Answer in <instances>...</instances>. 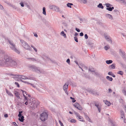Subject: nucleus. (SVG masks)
Segmentation results:
<instances>
[{"instance_id":"bf43d9fd","label":"nucleus","mask_w":126,"mask_h":126,"mask_svg":"<svg viewBox=\"0 0 126 126\" xmlns=\"http://www.w3.org/2000/svg\"><path fill=\"white\" fill-rule=\"evenodd\" d=\"M32 103H35V101L34 99V98H32Z\"/></svg>"},{"instance_id":"0eeeda50","label":"nucleus","mask_w":126,"mask_h":126,"mask_svg":"<svg viewBox=\"0 0 126 126\" xmlns=\"http://www.w3.org/2000/svg\"><path fill=\"white\" fill-rule=\"evenodd\" d=\"M119 53L120 56L124 60L126 59V56L125 52L123 50L120 49L119 51Z\"/></svg>"},{"instance_id":"f704fd0d","label":"nucleus","mask_w":126,"mask_h":126,"mask_svg":"<svg viewBox=\"0 0 126 126\" xmlns=\"http://www.w3.org/2000/svg\"><path fill=\"white\" fill-rule=\"evenodd\" d=\"M105 5H106V6L107 8L109 7L110 6H111V4L109 3H106Z\"/></svg>"},{"instance_id":"49530a36","label":"nucleus","mask_w":126,"mask_h":126,"mask_svg":"<svg viewBox=\"0 0 126 126\" xmlns=\"http://www.w3.org/2000/svg\"><path fill=\"white\" fill-rule=\"evenodd\" d=\"M27 84H30L33 87L35 88L36 86L35 85H34L33 84H32L31 83H29V82H27Z\"/></svg>"},{"instance_id":"2f4dec72","label":"nucleus","mask_w":126,"mask_h":126,"mask_svg":"<svg viewBox=\"0 0 126 126\" xmlns=\"http://www.w3.org/2000/svg\"><path fill=\"white\" fill-rule=\"evenodd\" d=\"M20 91H21L22 92L23 96H24V95H25V94H26V95H28L27 94V92L26 91H24L22 90H21Z\"/></svg>"},{"instance_id":"393cba45","label":"nucleus","mask_w":126,"mask_h":126,"mask_svg":"<svg viewBox=\"0 0 126 126\" xmlns=\"http://www.w3.org/2000/svg\"><path fill=\"white\" fill-rule=\"evenodd\" d=\"M112 60H107L106 61V63L108 64H109L111 63H112Z\"/></svg>"},{"instance_id":"f3484780","label":"nucleus","mask_w":126,"mask_h":126,"mask_svg":"<svg viewBox=\"0 0 126 126\" xmlns=\"http://www.w3.org/2000/svg\"><path fill=\"white\" fill-rule=\"evenodd\" d=\"M80 3L86 4L87 2V0H78Z\"/></svg>"},{"instance_id":"680f3d73","label":"nucleus","mask_w":126,"mask_h":126,"mask_svg":"<svg viewBox=\"0 0 126 126\" xmlns=\"http://www.w3.org/2000/svg\"><path fill=\"white\" fill-rule=\"evenodd\" d=\"M112 73L111 72H109L108 73V74L109 75H111L112 74Z\"/></svg>"},{"instance_id":"dca6fc26","label":"nucleus","mask_w":126,"mask_h":126,"mask_svg":"<svg viewBox=\"0 0 126 126\" xmlns=\"http://www.w3.org/2000/svg\"><path fill=\"white\" fill-rule=\"evenodd\" d=\"M5 90L7 94L10 96H13V95L10 92H9L7 89H5Z\"/></svg>"},{"instance_id":"a18cd8bd","label":"nucleus","mask_w":126,"mask_h":126,"mask_svg":"<svg viewBox=\"0 0 126 126\" xmlns=\"http://www.w3.org/2000/svg\"><path fill=\"white\" fill-rule=\"evenodd\" d=\"M20 4L21 5V6L22 7L24 6V4L22 2H21L20 3Z\"/></svg>"},{"instance_id":"37998d69","label":"nucleus","mask_w":126,"mask_h":126,"mask_svg":"<svg viewBox=\"0 0 126 126\" xmlns=\"http://www.w3.org/2000/svg\"><path fill=\"white\" fill-rule=\"evenodd\" d=\"M4 2L10 6H11V5L12 4L10 3V2H9L8 1H4Z\"/></svg>"},{"instance_id":"c03bdc74","label":"nucleus","mask_w":126,"mask_h":126,"mask_svg":"<svg viewBox=\"0 0 126 126\" xmlns=\"http://www.w3.org/2000/svg\"><path fill=\"white\" fill-rule=\"evenodd\" d=\"M42 58H43V59H44V57H45V58H46L47 57V56H46V54H43L42 55Z\"/></svg>"},{"instance_id":"423d86ee","label":"nucleus","mask_w":126,"mask_h":126,"mask_svg":"<svg viewBox=\"0 0 126 126\" xmlns=\"http://www.w3.org/2000/svg\"><path fill=\"white\" fill-rule=\"evenodd\" d=\"M49 8L51 10L55 11L56 12H61L60 10H59V8L58 7L54 5H50L49 6Z\"/></svg>"},{"instance_id":"09e8293b","label":"nucleus","mask_w":126,"mask_h":126,"mask_svg":"<svg viewBox=\"0 0 126 126\" xmlns=\"http://www.w3.org/2000/svg\"><path fill=\"white\" fill-rule=\"evenodd\" d=\"M94 104L95 105L97 108H98L100 107L98 104H97L95 102L94 103Z\"/></svg>"},{"instance_id":"bb28decb","label":"nucleus","mask_w":126,"mask_h":126,"mask_svg":"<svg viewBox=\"0 0 126 126\" xmlns=\"http://www.w3.org/2000/svg\"><path fill=\"white\" fill-rule=\"evenodd\" d=\"M43 14L45 15H46V8L45 7H43Z\"/></svg>"},{"instance_id":"f257e3e1","label":"nucleus","mask_w":126,"mask_h":126,"mask_svg":"<svg viewBox=\"0 0 126 126\" xmlns=\"http://www.w3.org/2000/svg\"><path fill=\"white\" fill-rule=\"evenodd\" d=\"M4 59L5 60V63L8 66L12 67L16 66L17 64L16 62L12 59L9 56L7 55L6 56Z\"/></svg>"},{"instance_id":"9d476101","label":"nucleus","mask_w":126,"mask_h":126,"mask_svg":"<svg viewBox=\"0 0 126 126\" xmlns=\"http://www.w3.org/2000/svg\"><path fill=\"white\" fill-rule=\"evenodd\" d=\"M69 83V81L66 82L64 85L63 87V89L65 91L67 90L68 88V85Z\"/></svg>"},{"instance_id":"f8f14e48","label":"nucleus","mask_w":126,"mask_h":126,"mask_svg":"<svg viewBox=\"0 0 126 126\" xmlns=\"http://www.w3.org/2000/svg\"><path fill=\"white\" fill-rule=\"evenodd\" d=\"M103 102L108 106L110 105L111 104V103L110 102L108 101L107 100H103Z\"/></svg>"},{"instance_id":"4be33fe9","label":"nucleus","mask_w":126,"mask_h":126,"mask_svg":"<svg viewBox=\"0 0 126 126\" xmlns=\"http://www.w3.org/2000/svg\"><path fill=\"white\" fill-rule=\"evenodd\" d=\"M60 34L62 36H63L64 38H66V34L64 33V32L63 31Z\"/></svg>"},{"instance_id":"2eb2a0df","label":"nucleus","mask_w":126,"mask_h":126,"mask_svg":"<svg viewBox=\"0 0 126 126\" xmlns=\"http://www.w3.org/2000/svg\"><path fill=\"white\" fill-rule=\"evenodd\" d=\"M78 117V119L79 121L82 122H84V120L83 118L82 117L79 116Z\"/></svg>"},{"instance_id":"338daca9","label":"nucleus","mask_w":126,"mask_h":126,"mask_svg":"<svg viewBox=\"0 0 126 126\" xmlns=\"http://www.w3.org/2000/svg\"><path fill=\"white\" fill-rule=\"evenodd\" d=\"M82 64H80V65H79L78 66L79 68H80V69H82Z\"/></svg>"},{"instance_id":"cd10ccee","label":"nucleus","mask_w":126,"mask_h":126,"mask_svg":"<svg viewBox=\"0 0 126 126\" xmlns=\"http://www.w3.org/2000/svg\"><path fill=\"white\" fill-rule=\"evenodd\" d=\"M73 4L72 3H68L67 4V6L70 8H71V5H73Z\"/></svg>"},{"instance_id":"69168bd1","label":"nucleus","mask_w":126,"mask_h":126,"mask_svg":"<svg viewBox=\"0 0 126 126\" xmlns=\"http://www.w3.org/2000/svg\"><path fill=\"white\" fill-rule=\"evenodd\" d=\"M23 116L21 114H20L19 113V114L18 115V116L20 118V117L21 116Z\"/></svg>"},{"instance_id":"7ed1b4c3","label":"nucleus","mask_w":126,"mask_h":126,"mask_svg":"<svg viewBox=\"0 0 126 126\" xmlns=\"http://www.w3.org/2000/svg\"><path fill=\"white\" fill-rule=\"evenodd\" d=\"M30 69L38 73H44V72L43 69L37 67L35 65H30L29 66Z\"/></svg>"},{"instance_id":"ea45409f","label":"nucleus","mask_w":126,"mask_h":126,"mask_svg":"<svg viewBox=\"0 0 126 126\" xmlns=\"http://www.w3.org/2000/svg\"><path fill=\"white\" fill-rule=\"evenodd\" d=\"M70 122L71 123H75L76 122V121L74 119H72L70 120Z\"/></svg>"},{"instance_id":"8fccbe9b","label":"nucleus","mask_w":126,"mask_h":126,"mask_svg":"<svg viewBox=\"0 0 126 126\" xmlns=\"http://www.w3.org/2000/svg\"><path fill=\"white\" fill-rule=\"evenodd\" d=\"M15 84L16 85H17V87H19V85L18 83L16 82H15Z\"/></svg>"},{"instance_id":"7c9ffc66","label":"nucleus","mask_w":126,"mask_h":126,"mask_svg":"<svg viewBox=\"0 0 126 126\" xmlns=\"http://www.w3.org/2000/svg\"><path fill=\"white\" fill-rule=\"evenodd\" d=\"M73 106L77 108V107H78L79 106V104L78 103L76 102L75 103V104L73 105Z\"/></svg>"},{"instance_id":"58836bf2","label":"nucleus","mask_w":126,"mask_h":126,"mask_svg":"<svg viewBox=\"0 0 126 126\" xmlns=\"http://www.w3.org/2000/svg\"><path fill=\"white\" fill-rule=\"evenodd\" d=\"M27 79H32L33 80L34 78L33 77H31L30 76H28V77H27Z\"/></svg>"},{"instance_id":"e433bc0d","label":"nucleus","mask_w":126,"mask_h":126,"mask_svg":"<svg viewBox=\"0 0 126 126\" xmlns=\"http://www.w3.org/2000/svg\"><path fill=\"white\" fill-rule=\"evenodd\" d=\"M82 67L84 69H85V70H87V67L86 66H85L83 64H82Z\"/></svg>"},{"instance_id":"c85d7f7f","label":"nucleus","mask_w":126,"mask_h":126,"mask_svg":"<svg viewBox=\"0 0 126 126\" xmlns=\"http://www.w3.org/2000/svg\"><path fill=\"white\" fill-rule=\"evenodd\" d=\"M103 81L105 84L108 85L109 84V83L107 81V80L105 79H104L103 80Z\"/></svg>"},{"instance_id":"a19ab883","label":"nucleus","mask_w":126,"mask_h":126,"mask_svg":"<svg viewBox=\"0 0 126 126\" xmlns=\"http://www.w3.org/2000/svg\"><path fill=\"white\" fill-rule=\"evenodd\" d=\"M11 5V6L13 8L15 9H17V7L15 5H14L13 4H12Z\"/></svg>"},{"instance_id":"6ab92c4d","label":"nucleus","mask_w":126,"mask_h":126,"mask_svg":"<svg viewBox=\"0 0 126 126\" xmlns=\"http://www.w3.org/2000/svg\"><path fill=\"white\" fill-rule=\"evenodd\" d=\"M85 117V118H86V119L89 122H91L90 121V118H89V117L86 114H84Z\"/></svg>"},{"instance_id":"4c0bfd02","label":"nucleus","mask_w":126,"mask_h":126,"mask_svg":"<svg viewBox=\"0 0 126 126\" xmlns=\"http://www.w3.org/2000/svg\"><path fill=\"white\" fill-rule=\"evenodd\" d=\"M77 108L79 110H81L82 109V108L79 106L78 107H77Z\"/></svg>"},{"instance_id":"4d7b16f0","label":"nucleus","mask_w":126,"mask_h":126,"mask_svg":"<svg viewBox=\"0 0 126 126\" xmlns=\"http://www.w3.org/2000/svg\"><path fill=\"white\" fill-rule=\"evenodd\" d=\"M85 38V39H87L88 38V36L87 34H86L84 35Z\"/></svg>"},{"instance_id":"b1692460","label":"nucleus","mask_w":126,"mask_h":126,"mask_svg":"<svg viewBox=\"0 0 126 126\" xmlns=\"http://www.w3.org/2000/svg\"><path fill=\"white\" fill-rule=\"evenodd\" d=\"M106 78L108 80L110 81H112L113 80V79L112 77H110L109 76H107Z\"/></svg>"},{"instance_id":"5fc2aeb1","label":"nucleus","mask_w":126,"mask_h":126,"mask_svg":"<svg viewBox=\"0 0 126 126\" xmlns=\"http://www.w3.org/2000/svg\"><path fill=\"white\" fill-rule=\"evenodd\" d=\"M66 62L68 64H70V60L69 59H68L66 60Z\"/></svg>"},{"instance_id":"39448f33","label":"nucleus","mask_w":126,"mask_h":126,"mask_svg":"<svg viewBox=\"0 0 126 126\" xmlns=\"http://www.w3.org/2000/svg\"><path fill=\"white\" fill-rule=\"evenodd\" d=\"M48 118V115L46 112H43L40 115V119L43 121H45Z\"/></svg>"},{"instance_id":"0e129e2a","label":"nucleus","mask_w":126,"mask_h":126,"mask_svg":"<svg viewBox=\"0 0 126 126\" xmlns=\"http://www.w3.org/2000/svg\"><path fill=\"white\" fill-rule=\"evenodd\" d=\"M108 91H109V93H111L112 92V90L110 88L109 89Z\"/></svg>"},{"instance_id":"864d4df0","label":"nucleus","mask_w":126,"mask_h":126,"mask_svg":"<svg viewBox=\"0 0 126 126\" xmlns=\"http://www.w3.org/2000/svg\"><path fill=\"white\" fill-rule=\"evenodd\" d=\"M59 123L60 124L61 126H64L63 123L61 121H59Z\"/></svg>"},{"instance_id":"79ce46f5","label":"nucleus","mask_w":126,"mask_h":126,"mask_svg":"<svg viewBox=\"0 0 126 126\" xmlns=\"http://www.w3.org/2000/svg\"><path fill=\"white\" fill-rule=\"evenodd\" d=\"M74 38L75 40L77 42H78V39L77 37L76 36H75L74 37Z\"/></svg>"},{"instance_id":"9b49d317","label":"nucleus","mask_w":126,"mask_h":126,"mask_svg":"<svg viewBox=\"0 0 126 126\" xmlns=\"http://www.w3.org/2000/svg\"><path fill=\"white\" fill-rule=\"evenodd\" d=\"M115 67V64L113 63L109 66V68L110 69H114Z\"/></svg>"},{"instance_id":"de8ad7c7","label":"nucleus","mask_w":126,"mask_h":126,"mask_svg":"<svg viewBox=\"0 0 126 126\" xmlns=\"http://www.w3.org/2000/svg\"><path fill=\"white\" fill-rule=\"evenodd\" d=\"M94 73L95 74L96 76H99L100 75L97 72H96L95 71H94Z\"/></svg>"},{"instance_id":"3c124183","label":"nucleus","mask_w":126,"mask_h":126,"mask_svg":"<svg viewBox=\"0 0 126 126\" xmlns=\"http://www.w3.org/2000/svg\"><path fill=\"white\" fill-rule=\"evenodd\" d=\"M87 44L88 45H91L92 44V43L91 42H87Z\"/></svg>"},{"instance_id":"20e7f679","label":"nucleus","mask_w":126,"mask_h":126,"mask_svg":"<svg viewBox=\"0 0 126 126\" xmlns=\"http://www.w3.org/2000/svg\"><path fill=\"white\" fill-rule=\"evenodd\" d=\"M21 45L25 49L27 50H31V47L25 41L23 40H20Z\"/></svg>"},{"instance_id":"5701e85b","label":"nucleus","mask_w":126,"mask_h":126,"mask_svg":"<svg viewBox=\"0 0 126 126\" xmlns=\"http://www.w3.org/2000/svg\"><path fill=\"white\" fill-rule=\"evenodd\" d=\"M114 9V7H109L108 8H106V10H108L109 11H112V10L113 9Z\"/></svg>"},{"instance_id":"c756f323","label":"nucleus","mask_w":126,"mask_h":126,"mask_svg":"<svg viewBox=\"0 0 126 126\" xmlns=\"http://www.w3.org/2000/svg\"><path fill=\"white\" fill-rule=\"evenodd\" d=\"M120 114L121 116H123L125 118V113L124 111L123 110H121Z\"/></svg>"},{"instance_id":"e2e57ef3","label":"nucleus","mask_w":126,"mask_h":126,"mask_svg":"<svg viewBox=\"0 0 126 126\" xmlns=\"http://www.w3.org/2000/svg\"><path fill=\"white\" fill-rule=\"evenodd\" d=\"M79 35L80 36H82L83 35V32H81L80 33Z\"/></svg>"},{"instance_id":"774afa93","label":"nucleus","mask_w":126,"mask_h":126,"mask_svg":"<svg viewBox=\"0 0 126 126\" xmlns=\"http://www.w3.org/2000/svg\"><path fill=\"white\" fill-rule=\"evenodd\" d=\"M89 71H90L91 72H94L95 71H94V70H92L90 68H89Z\"/></svg>"},{"instance_id":"473e14b6","label":"nucleus","mask_w":126,"mask_h":126,"mask_svg":"<svg viewBox=\"0 0 126 126\" xmlns=\"http://www.w3.org/2000/svg\"><path fill=\"white\" fill-rule=\"evenodd\" d=\"M117 74L123 75L124 74L123 72L122 71H119L117 73Z\"/></svg>"},{"instance_id":"6e6552de","label":"nucleus","mask_w":126,"mask_h":126,"mask_svg":"<svg viewBox=\"0 0 126 126\" xmlns=\"http://www.w3.org/2000/svg\"><path fill=\"white\" fill-rule=\"evenodd\" d=\"M15 76H16V78H18L20 79H28L27 78V77L24 76L19 75H15Z\"/></svg>"},{"instance_id":"1a4fd4ad","label":"nucleus","mask_w":126,"mask_h":126,"mask_svg":"<svg viewBox=\"0 0 126 126\" xmlns=\"http://www.w3.org/2000/svg\"><path fill=\"white\" fill-rule=\"evenodd\" d=\"M88 91L90 93L92 94L95 95H99L98 93L96 92L95 91H94V90L91 89L89 90Z\"/></svg>"},{"instance_id":"a211bd4d","label":"nucleus","mask_w":126,"mask_h":126,"mask_svg":"<svg viewBox=\"0 0 126 126\" xmlns=\"http://www.w3.org/2000/svg\"><path fill=\"white\" fill-rule=\"evenodd\" d=\"M15 94L17 97L18 98H20V97L19 96V94L18 92L17 91H15Z\"/></svg>"},{"instance_id":"c9c22d12","label":"nucleus","mask_w":126,"mask_h":126,"mask_svg":"<svg viewBox=\"0 0 126 126\" xmlns=\"http://www.w3.org/2000/svg\"><path fill=\"white\" fill-rule=\"evenodd\" d=\"M122 92L123 93L124 95L126 96V91L124 89H123L122 90Z\"/></svg>"},{"instance_id":"412c9836","label":"nucleus","mask_w":126,"mask_h":126,"mask_svg":"<svg viewBox=\"0 0 126 126\" xmlns=\"http://www.w3.org/2000/svg\"><path fill=\"white\" fill-rule=\"evenodd\" d=\"M97 7L102 9L104 8V6L102 5V4L101 3H100L97 5Z\"/></svg>"},{"instance_id":"a878e982","label":"nucleus","mask_w":126,"mask_h":126,"mask_svg":"<svg viewBox=\"0 0 126 126\" xmlns=\"http://www.w3.org/2000/svg\"><path fill=\"white\" fill-rule=\"evenodd\" d=\"M23 103H22L19 101H18L16 102V105L20 106H21L22 105Z\"/></svg>"},{"instance_id":"ddd939ff","label":"nucleus","mask_w":126,"mask_h":126,"mask_svg":"<svg viewBox=\"0 0 126 126\" xmlns=\"http://www.w3.org/2000/svg\"><path fill=\"white\" fill-rule=\"evenodd\" d=\"M105 38L108 41H110L111 43H112V41L109 38V36L107 35H105Z\"/></svg>"},{"instance_id":"aec40b11","label":"nucleus","mask_w":126,"mask_h":126,"mask_svg":"<svg viewBox=\"0 0 126 126\" xmlns=\"http://www.w3.org/2000/svg\"><path fill=\"white\" fill-rule=\"evenodd\" d=\"M24 117L23 116H21V117L20 118H19L18 119L21 122H23V121L24 120Z\"/></svg>"},{"instance_id":"13d9d810","label":"nucleus","mask_w":126,"mask_h":126,"mask_svg":"<svg viewBox=\"0 0 126 126\" xmlns=\"http://www.w3.org/2000/svg\"><path fill=\"white\" fill-rule=\"evenodd\" d=\"M78 32H80V30L78 28H76L75 29Z\"/></svg>"},{"instance_id":"052dcab7","label":"nucleus","mask_w":126,"mask_h":126,"mask_svg":"<svg viewBox=\"0 0 126 126\" xmlns=\"http://www.w3.org/2000/svg\"><path fill=\"white\" fill-rule=\"evenodd\" d=\"M13 124L15 126H18L16 123L15 122H14L13 123Z\"/></svg>"},{"instance_id":"4468645a","label":"nucleus","mask_w":126,"mask_h":126,"mask_svg":"<svg viewBox=\"0 0 126 126\" xmlns=\"http://www.w3.org/2000/svg\"><path fill=\"white\" fill-rule=\"evenodd\" d=\"M105 16L109 18L110 19H111L112 18V16L110 14H105Z\"/></svg>"},{"instance_id":"f03ea898","label":"nucleus","mask_w":126,"mask_h":126,"mask_svg":"<svg viewBox=\"0 0 126 126\" xmlns=\"http://www.w3.org/2000/svg\"><path fill=\"white\" fill-rule=\"evenodd\" d=\"M5 39L6 41L8 42L9 44L11 46L10 48L12 50H13L18 54H19L20 53V51L16 48L15 45L12 40L9 39L8 38H5Z\"/></svg>"},{"instance_id":"6e6d98bb","label":"nucleus","mask_w":126,"mask_h":126,"mask_svg":"<svg viewBox=\"0 0 126 126\" xmlns=\"http://www.w3.org/2000/svg\"><path fill=\"white\" fill-rule=\"evenodd\" d=\"M74 113L75 114V115H76V116H77V117H78V116H79V114L78 113L76 112L75 111L74 112Z\"/></svg>"},{"instance_id":"603ef678","label":"nucleus","mask_w":126,"mask_h":126,"mask_svg":"<svg viewBox=\"0 0 126 126\" xmlns=\"http://www.w3.org/2000/svg\"><path fill=\"white\" fill-rule=\"evenodd\" d=\"M31 60L32 61H37V60H36L35 59V58H31Z\"/></svg>"},{"instance_id":"72a5a7b5","label":"nucleus","mask_w":126,"mask_h":126,"mask_svg":"<svg viewBox=\"0 0 126 126\" xmlns=\"http://www.w3.org/2000/svg\"><path fill=\"white\" fill-rule=\"evenodd\" d=\"M104 48L106 50H107L110 48V47H108L107 46H106L104 47Z\"/></svg>"}]
</instances>
